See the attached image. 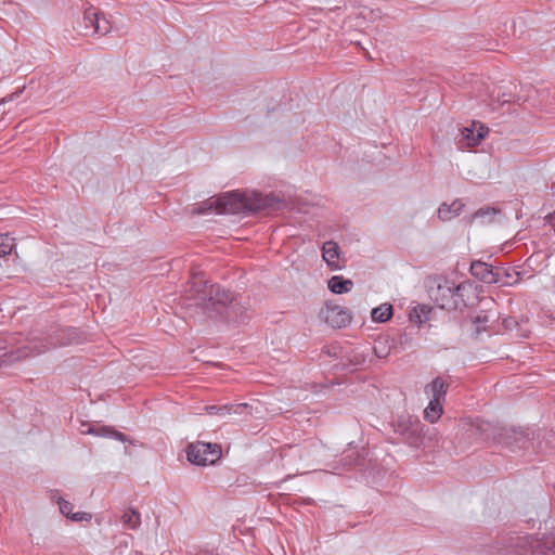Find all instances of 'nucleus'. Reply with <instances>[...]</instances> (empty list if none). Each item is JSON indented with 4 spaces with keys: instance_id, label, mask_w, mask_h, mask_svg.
Returning <instances> with one entry per match:
<instances>
[{
    "instance_id": "7ed1b4c3",
    "label": "nucleus",
    "mask_w": 555,
    "mask_h": 555,
    "mask_svg": "<svg viewBox=\"0 0 555 555\" xmlns=\"http://www.w3.org/2000/svg\"><path fill=\"white\" fill-rule=\"evenodd\" d=\"M506 548L502 555L515 553L517 555H555V534L543 535L541 540L532 535H515L507 539Z\"/></svg>"
},
{
    "instance_id": "20e7f679",
    "label": "nucleus",
    "mask_w": 555,
    "mask_h": 555,
    "mask_svg": "<svg viewBox=\"0 0 555 555\" xmlns=\"http://www.w3.org/2000/svg\"><path fill=\"white\" fill-rule=\"evenodd\" d=\"M393 430L403 437L404 441L411 447L418 448L424 440V425L417 417L411 415H401L393 423Z\"/></svg>"
},
{
    "instance_id": "6ab92c4d",
    "label": "nucleus",
    "mask_w": 555,
    "mask_h": 555,
    "mask_svg": "<svg viewBox=\"0 0 555 555\" xmlns=\"http://www.w3.org/2000/svg\"><path fill=\"white\" fill-rule=\"evenodd\" d=\"M448 384L441 378L436 377L429 385L428 388L431 392V399H438L442 401L448 390Z\"/></svg>"
},
{
    "instance_id": "2eb2a0df",
    "label": "nucleus",
    "mask_w": 555,
    "mask_h": 555,
    "mask_svg": "<svg viewBox=\"0 0 555 555\" xmlns=\"http://www.w3.org/2000/svg\"><path fill=\"white\" fill-rule=\"evenodd\" d=\"M328 289L334 294H345L352 289L353 282L341 275H334L327 282Z\"/></svg>"
},
{
    "instance_id": "5701e85b",
    "label": "nucleus",
    "mask_w": 555,
    "mask_h": 555,
    "mask_svg": "<svg viewBox=\"0 0 555 555\" xmlns=\"http://www.w3.org/2000/svg\"><path fill=\"white\" fill-rule=\"evenodd\" d=\"M14 245V238L8 233L0 234V257L10 255Z\"/></svg>"
},
{
    "instance_id": "f3484780",
    "label": "nucleus",
    "mask_w": 555,
    "mask_h": 555,
    "mask_svg": "<svg viewBox=\"0 0 555 555\" xmlns=\"http://www.w3.org/2000/svg\"><path fill=\"white\" fill-rule=\"evenodd\" d=\"M393 308L390 304H382L374 308L371 312V318L374 322L384 323L391 319Z\"/></svg>"
},
{
    "instance_id": "393cba45",
    "label": "nucleus",
    "mask_w": 555,
    "mask_h": 555,
    "mask_svg": "<svg viewBox=\"0 0 555 555\" xmlns=\"http://www.w3.org/2000/svg\"><path fill=\"white\" fill-rule=\"evenodd\" d=\"M489 321L490 315L486 311H480L476 314V317L474 318V323L477 325V334L486 330V326L481 327V325H486Z\"/></svg>"
},
{
    "instance_id": "1a4fd4ad",
    "label": "nucleus",
    "mask_w": 555,
    "mask_h": 555,
    "mask_svg": "<svg viewBox=\"0 0 555 555\" xmlns=\"http://www.w3.org/2000/svg\"><path fill=\"white\" fill-rule=\"evenodd\" d=\"M321 315L323 320L334 328L345 327L352 320L348 309L332 302L325 305V308L321 310Z\"/></svg>"
},
{
    "instance_id": "ddd939ff",
    "label": "nucleus",
    "mask_w": 555,
    "mask_h": 555,
    "mask_svg": "<svg viewBox=\"0 0 555 555\" xmlns=\"http://www.w3.org/2000/svg\"><path fill=\"white\" fill-rule=\"evenodd\" d=\"M465 207V204L461 199L453 201L450 205L447 203H442L438 208V218L441 221H450L453 218L457 217L463 208Z\"/></svg>"
},
{
    "instance_id": "9b49d317",
    "label": "nucleus",
    "mask_w": 555,
    "mask_h": 555,
    "mask_svg": "<svg viewBox=\"0 0 555 555\" xmlns=\"http://www.w3.org/2000/svg\"><path fill=\"white\" fill-rule=\"evenodd\" d=\"M322 257L332 270L341 269L339 263V246L333 241L325 242L322 246Z\"/></svg>"
},
{
    "instance_id": "f03ea898",
    "label": "nucleus",
    "mask_w": 555,
    "mask_h": 555,
    "mask_svg": "<svg viewBox=\"0 0 555 555\" xmlns=\"http://www.w3.org/2000/svg\"><path fill=\"white\" fill-rule=\"evenodd\" d=\"M280 201L272 195L237 191L224 193L217 198H209L195 209L197 214L215 210L217 214H256L269 208H279Z\"/></svg>"
},
{
    "instance_id": "9d476101",
    "label": "nucleus",
    "mask_w": 555,
    "mask_h": 555,
    "mask_svg": "<svg viewBox=\"0 0 555 555\" xmlns=\"http://www.w3.org/2000/svg\"><path fill=\"white\" fill-rule=\"evenodd\" d=\"M500 271V269H493L491 264H488L482 261H473L470 264L472 275L480 280L481 282L488 284L501 283V285L508 284V282L502 281Z\"/></svg>"
},
{
    "instance_id": "c85d7f7f",
    "label": "nucleus",
    "mask_w": 555,
    "mask_h": 555,
    "mask_svg": "<svg viewBox=\"0 0 555 555\" xmlns=\"http://www.w3.org/2000/svg\"><path fill=\"white\" fill-rule=\"evenodd\" d=\"M515 323V321L513 319H505L503 321V324L505 326V328L507 330H511L512 328V324Z\"/></svg>"
},
{
    "instance_id": "0eeeda50",
    "label": "nucleus",
    "mask_w": 555,
    "mask_h": 555,
    "mask_svg": "<svg viewBox=\"0 0 555 555\" xmlns=\"http://www.w3.org/2000/svg\"><path fill=\"white\" fill-rule=\"evenodd\" d=\"M465 286L460 284L457 286H450L448 284L438 285L435 301L436 304L446 310H457L466 307V302L463 298V292Z\"/></svg>"
},
{
    "instance_id": "4be33fe9",
    "label": "nucleus",
    "mask_w": 555,
    "mask_h": 555,
    "mask_svg": "<svg viewBox=\"0 0 555 555\" xmlns=\"http://www.w3.org/2000/svg\"><path fill=\"white\" fill-rule=\"evenodd\" d=\"M228 415H243L248 417L253 414V406L248 403H231L228 404Z\"/></svg>"
},
{
    "instance_id": "f257e3e1",
    "label": "nucleus",
    "mask_w": 555,
    "mask_h": 555,
    "mask_svg": "<svg viewBox=\"0 0 555 555\" xmlns=\"http://www.w3.org/2000/svg\"><path fill=\"white\" fill-rule=\"evenodd\" d=\"M185 300L199 307L209 317H221L228 321L243 318L244 307L234 295L218 284H209L202 272H192V281L185 291Z\"/></svg>"
},
{
    "instance_id": "a211bd4d",
    "label": "nucleus",
    "mask_w": 555,
    "mask_h": 555,
    "mask_svg": "<svg viewBox=\"0 0 555 555\" xmlns=\"http://www.w3.org/2000/svg\"><path fill=\"white\" fill-rule=\"evenodd\" d=\"M488 133V128L480 126L477 132L470 128H465L463 131L464 138L467 141V145L475 146L478 145Z\"/></svg>"
},
{
    "instance_id": "c756f323",
    "label": "nucleus",
    "mask_w": 555,
    "mask_h": 555,
    "mask_svg": "<svg viewBox=\"0 0 555 555\" xmlns=\"http://www.w3.org/2000/svg\"><path fill=\"white\" fill-rule=\"evenodd\" d=\"M481 215H482V214H481V211L479 210V211H477V212L475 214V217H478V216H481Z\"/></svg>"
},
{
    "instance_id": "b1692460",
    "label": "nucleus",
    "mask_w": 555,
    "mask_h": 555,
    "mask_svg": "<svg viewBox=\"0 0 555 555\" xmlns=\"http://www.w3.org/2000/svg\"><path fill=\"white\" fill-rule=\"evenodd\" d=\"M94 23L95 28L92 29L94 35H106L111 29L109 22L104 16H101L100 12L98 13V21Z\"/></svg>"
},
{
    "instance_id": "6e6552de",
    "label": "nucleus",
    "mask_w": 555,
    "mask_h": 555,
    "mask_svg": "<svg viewBox=\"0 0 555 555\" xmlns=\"http://www.w3.org/2000/svg\"><path fill=\"white\" fill-rule=\"evenodd\" d=\"M50 346L55 347L56 344L47 345L42 340L26 338L25 344L17 346L14 350L3 353L0 365L11 364L30 356L40 354L46 352Z\"/></svg>"
},
{
    "instance_id": "423d86ee",
    "label": "nucleus",
    "mask_w": 555,
    "mask_h": 555,
    "mask_svg": "<svg viewBox=\"0 0 555 555\" xmlns=\"http://www.w3.org/2000/svg\"><path fill=\"white\" fill-rule=\"evenodd\" d=\"M467 433L482 442L494 440L500 443H509L505 440V437L508 436V430L488 421L477 418L469 424Z\"/></svg>"
},
{
    "instance_id": "cd10ccee",
    "label": "nucleus",
    "mask_w": 555,
    "mask_h": 555,
    "mask_svg": "<svg viewBox=\"0 0 555 555\" xmlns=\"http://www.w3.org/2000/svg\"><path fill=\"white\" fill-rule=\"evenodd\" d=\"M410 320L411 321H414V322H417V323H423L427 320L426 317H424V319L418 314V312L416 310H414L413 312H411L410 314Z\"/></svg>"
},
{
    "instance_id": "dca6fc26",
    "label": "nucleus",
    "mask_w": 555,
    "mask_h": 555,
    "mask_svg": "<svg viewBox=\"0 0 555 555\" xmlns=\"http://www.w3.org/2000/svg\"><path fill=\"white\" fill-rule=\"evenodd\" d=\"M60 512L74 521L90 520L91 514L85 512L73 513V504L64 499L59 501Z\"/></svg>"
},
{
    "instance_id": "aec40b11",
    "label": "nucleus",
    "mask_w": 555,
    "mask_h": 555,
    "mask_svg": "<svg viewBox=\"0 0 555 555\" xmlns=\"http://www.w3.org/2000/svg\"><path fill=\"white\" fill-rule=\"evenodd\" d=\"M442 401L430 399L428 406L424 410V417L430 423H435L442 413Z\"/></svg>"
},
{
    "instance_id": "bb28decb",
    "label": "nucleus",
    "mask_w": 555,
    "mask_h": 555,
    "mask_svg": "<svg viewBox=\"0 0 555 555\" xmlns=\"http://www.w3.org/2000/svg\"><path fill=\"white\" fill-rule=\"evenodd\" d=\"M349 361L351 365L358 366L365 362V357L361 353H353Z\"/></svg>"
},
{
    "instance_id": "4468645a",
    "label": "nucleus",
    "mask_w": 555,
    "mask_h": 555,
    "mask_svg": "<svg viewBox=\"0 0 555 555\" xmlns=\"http://www.w3.org/2000/svg\"><path fill=\"white\" fill-rule=\"evenodd\" d=\"M99 10L89 7L85 10L82 21L79 23L78 31L83 36L94 35L93 28H95V23L98 21Z\"/></svg>"
},
{
    "instance_id": "a878e982",
    "label": "nucleus",
    "mask_w": 555,
    "mask_h": 555,
    "mask_svg": "<svg viewBox=\"0 0 555 555\" xmlns=\"http://www.w3.org/2000/svg\"><path fill=\"white\" fill-rule=\"evenodd\" d=\"M206 411L210 414V415H220V416H225L228 415V404H223V405H208L206 406Z\"/></svg>"
},
{
    "instance_id": "412c9836",
    "label": "nucleus",
    "mask_w": 555,
    "mask_h": 555,
    "mask_svg": "<svg viewBox=\"0 0 555 555\" xmlns=\"http://www.w3.org/2000/svg\"><path fill=\"white\" fill-rule=\"evenodd\" d=\"M121 521L128 529H137L141 524L140 513L134 508H128L122 514Z\"/></svg>"
},
{
    "instance_id": "f8f14e48",
    "label": "nucleus",
    "mask_w": 555,
    "mask_h": 555,
    "mask_svg": "<svg viewBox=\"0 0 555 555\" xmlns=\"http://www.w3.org/2000/svg\"><path fill=\"white\" fill-rule=\"evenodd\" d=\"M86 426H87V429H82L81 430L82 434H92V435H95L99 437H109V438H114L121 442L129 441L128 437L124 433L116 430L114 427H111V426L93 427L90 425H86Z\"/></svg>"
},
{
    "instance_id": "39448f33",
    "label": "nucleus",
    "mask_w": 555,
    "mask_h": 555,
    "mask_svg": "<svg viewBox=\"0 0 555 555\" xmlns=\"http://www.w3.org/2000/svg\"><path fill=\"white\" fill-rule=\"evenodd\" d=\"M186 456L195 465L215 464L221 457V447L217 443L197 441L188 446Z\"/></svg>"
}]
</instances>
